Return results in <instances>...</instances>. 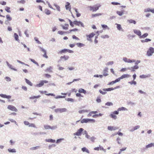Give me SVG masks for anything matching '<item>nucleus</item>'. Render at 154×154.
Masks as SVG:
<instances>
[{
    "instance_id": "1",
    "label": "nucleus",
    "mask_w": 154,
    "mask_h": 154,
    "mask_svg": "<svg viewBox=\"0 0 154 154\" xmlns=\"http://www.w3.org/2000/svg\"><path fill=\"white\" fill-rule=\"evenodd\" d=\"M154 53V48L150 47L147 51L146 55L148 57H150L152 56V54Z\"/></svg>"
},
{
    "instance_id": "2",
    "label": "nucleus",
    "mask_w": 154,
    "mask_h": 154,
    "mask_svg": "<svg viewBox=\"0 0 154 154\" xmlns=\"http://www.w3.org/2000/svg\"><path fill=\"white\" fill-rule=\"evenodd\" d=\"M95 121L94 119H84L81 121V122L82 123H87L89 122H95Z\"/></svg>"
},
{
    "instance_id": "3",
    "label": "nucleus",
    "mask_w": 154,
    "mask_h": 154,
    "mask_svg": "<svg viewBox=\"0 0 154 154\" xmlns=\"http://www.w3.org/2000/svg\"><path fill=\"white\" fill-rule=\"evenodd\" d=\"M67 109L66 108H57L55 109V112L56 113H61L67 112Z\"/></svg>"
},
{
    "instance_id": "4",
    "label": "nucleus",
    "mask_w": 154,
    "mask_h": 154,
    "mask_svg": "<svg viewBox=\"0 0 154 154\" xmlns=\"http://www.w3.org/2000/svg\"><path fill=\"white\" fill-rule=\"evenodd\" d=\"M153 145L154 144H153V143H151L146 145L145 147H144L142 149L143 152H145L148 150L149 148H150L152 146H153Z\"/></svg>"
},
{
    "instance_id": "5",
    "label": "nucleus",
    "mask_w": 154,
    "mask_h": 154,
    "mask_svg": "<svg viewBox=\"0 0 154 154\" xmlns=\"http://www.w3.org/2000/svg\"><path fill=\"white\" fill-rule=\"evenodd\" d=\"M73 23L76 25L79 26H81L83 27H84V24L81 21H78L75 20L73 22Z\"/></svg>"
},
{
    "instance_id": "6",
    "label": "nucleus",
    "mask_w": 154,
    "mask_h": 154,
    "mask_svg": "<svg viewBox=\"0 0 154 154\" xmlns=\"http://www.w3.org/2000/svg\"><path fill=\"white\" fill-rule=\"evenodd\" d=\"M123 60L126 63H131L132 62H134L135 61V60H131L129 59H128L127 57H124Z\"/></svg>"
},
{
    "instance_id": "7",
    "label": "nucleus",
    "mask_w": 154,
    "mask_h": 154,
    "mask_svg": "<svg viewBox=\"0 0 154 154\" xmlns=\"http://www.w3.org/2000/svg\"><path fill=\"white\" fill-rule=\"evenodd\" d=\"M48 81L46 80H42L40 82V83L35 85V86L38 87H41L43 85L44 83H48Z\"/></svg>"
},
{
    "instance_id": "8",
    "label": "nucleus",
    "mask_w": 154,
    "mask_h": 154,
    "mask_svg": "<svg viewBox=\"0 0 154 154\" xmlns=\"http://www.w3.org/2000/svg\"><path fill=\"white\" fill-rule=\"evenodd\" d=\"M100 6H98L97 5H95L93 6H89V8H90V10L93 11H95L99 9Z\"/></svg>"
},
{
    "instance_id": "9",
    "label": "nucleus",
    "mask_w": 154,
    "mask_h": 154,
    "mask_svg": "<svg viewBox=\"0 0 154 154\" xmlns=\"http://www.w3.org/2000/svg\"><path fill=\"white\" fill-rule=\"evenodd\" d=\"M84 129L82 128H80L75 133L73 134L74 135L80 136L81 135L82 132L83 131Z\"/></svg>"
},
{
    "instance_id": "10",
    "label": "nucleus",
    "mask_w": 154,
    "mask_h": 154,
    "mask_svg": "<svg viewBox=\"0 0 154 154\" xmlns=\"http://www.w3.org/2000/svg\"><path fill=\"white\" fill-rule=\"evenodd\" d=\"M7 108L9 110H10L11 111H14L16 112H17L18 111L17 109L15 106L12 105H8Z\"/></svg>"
},
{
    "instance_id": "11",
    "label": "nucleus",
    "mask_w": 154,
    "mask_h": 154,
    "mask_svg": "<svg viewBox=\"0 0 154 154\" xmlns=\"http://www.w3.org/2000/svg\"><path fill=\"white\" fill-rule=\"evenodd\" d=\"M65 7L66 10H68L69 11H71V7L70 3L69 2H66V3Z\"/></svg>"
},
{
    "instance_id": "12",
    "label": "nucleus",
    "mask_w": 154,
    "mask_h": 154,
    "mask_svg": "<svg viewBox=\"0 0 154 154\" xmlns=\"http://www.w3.org/2000/svg\"><path fill=\"white\" fill-rule=\"evenodd\" d=\"M68 52L69 53H73V51L72 50H70L69 49H63V50H61V51H60V53L61 54L62 53H65V52Z\"/></svg>"
},
{
    "instance_id": "13",
    "label": "nucleus",
    "mask_w": 154,
    "mask_h": 154,
    "mask_svg": "<svg viewBox=\"0 0 154 154\" xmlns=\"http://www.w3.org/2000/svg\"><path fill=\"white\" fill-rule=\"evenodd\" d=\"M118 129V128L116 127L108 126L107 129L110 131H115Z\"/></svg>"
},
{
    "instance_id": "14",
    "label": "nucleus",
    "mask_w": 154,
    "mask_h": 154,
    "mask_svg": "<svg viewBox=\"0 0 154 154\" xmlns=\"http://www.w3.org/2000/svg\"><path fill=\"white\" fill-rule=\"evenodd\" d=\"M95 35V34L92 32L89 34L88 35H86V37H88L87 38V40L88 41H90L91 40V38L93 37Z\"/></svg>"
},
{
    "instance_id": "15",
    "label": "nucleus",
    "mask_w": 154,
    "mask_h": 154,
    "mask_svg": "<svg viewBox=\"0 0 154 154\" xmlns=\"http://www.w3.org/2000/svg\"><path fill=\"white\" fill-rule=\"evenodd\" d=\"M108 69V68L106 67H105V68L103 70V75L104 76H106L108 75V74L107 73Z\"/></svg>"
},
{
    "instance_id": "16",
    "label": "nucleus",
    "mask_w": 154,
    "mask_h": 154,
    "mask_svg": "<svg viewBox=\"0 0 154 154\" xmlns=\"http://www.w3.org/2000/svg\"><path fill=\"white\" fill-rule=\"evenodd\" d=\"M133 32L134 33L140 37L141 35V32L140 30L136 29H134Z\"/></svg>"
},
{
    "instance_id": "17",
    "label": "nucleus",
    "mask_w": 154,
    "mask_h": 154,
    "mask_svg": "<svg viewBox=\"0 0 154 154\" xmlns=\"http://www.w3.org/2000/svg\"><path fill=\"white\" fill-rule=\"evenodd\" d=\"M0 96L2 97L6 98L8 99H9L11 98V96L10 95H7L6 94H0Z\"/></svg>"
},
{
    "instance_id": "18",
    "label": "nucleus",
    "mask_w": 154,
    "mask_h": 154,
    "mask_svg": "<svg viewBox=\"0 0 154 154\" xmlns=\"http://www.w3.org/2000/svg\"><path fill=\"white\" fill-rule=\"evenodd\" d=\"M6 63L8 66L11 69L13 70L14 71H17V69H16L14 68L13 66L11 64H10L9 63L8 61H6Z\"/></svg>"
},
{
    "instance_id": "19",
    "label": "nucleus",
    "mask_w": 154,
    "mask_h": 154,
    "mask_svg": "<svg viewBox=\"0 0 154 154\" xmlns=\"http://www.w3.org/2000/svg\"><path fill=\"white\" fill-rule=\"evenodd\" d=\"M115 25H117L116 28L119 30L123 31V29L122 27L121 26L120 24L116 23L115 24Z\"/></svg>"
},
{
    "instance_id": "20",
    "label": "nucleus",
    "mask_w": 154,
    "mask_h": 154,
    "mask_svg": "<svg viewBox=\"0 0 154 154\" xmlns=\"http://www.w3.org/2000/svg\"><path fill=\"white\" fill-rule=\"evenodd\" d=\"M131 76V75L128 74H124L122 75L120 78L121 79L125 78H129Z\"/></svg>"
},
{
    "instance_id": "21",
    "label": "nucleus",
    "mask_w": 154,
    "mask_h": 154,
    "mask_svg": "<svg viewBox=\"0 0 154 154\" xmlns=\"http://www.w3.org/2000/svg\"><path fill=\"white\" fill-rule=\"evenodd\" d=\"M69 24H65V26L63 25H61V26L62 27L63 29H65V30H67L68 29V27L69 26Z\"/></svg>"
},
{
    "instance_id": "22",
    "label": "nucleus",
    "mask_w": 154,
    "mask_h": 154,
    "mask_svg": "<svg viewBox=\"0 0 154 154\" xmlns=\"http://www.w3.org/2000/svg\"><path fill=\"white\" fill-rule=\"evenodd\" d=\"M52 67L51 66H50L48 68L46 69L45 70V72H52Z\"/></svg>"
},
{
    "instance_id": "23",
    "label": "nucleus",
    "mask_w": 154,
    "mask_h": 154,
    "mask_svg": "<svg viewBox=\"0 0 154 154\" xmlns=\"http://www.w3.org/2000/svg\"><path fill=\"white\" fill-rule=\"evenodd\" d=\"M127 21L129 23H133L134 24H135L136 23V21L132 19L128 20Z\"/></svg>"
},
{
    "instance_id": "24",
    "label": "nucleus",
    "mask_w": 154,
    "mask_h": 154,
    "mask_svg": "<svg viewBox=\"0 0 154 154\" xmlns=\"http://www.w3.org/2000/svg\"><path fill=\"white\" fill-rule=\"evenodd\" d=\"M150 76V75H142L140 76V78L141 79H144L146 78H147Z\"/></svg>"
},
{
    "instance_id": "25",
    "label": "nucleus",
    "mask_w": 154,
    "mask_h": 154,
    "mask_svg": "<svg viewBox=\"0 0 154 154\" xmlns=\"http://www.w3.org/2000/svg\"><path fill=\"white\" fill-rule=\"evenodd\" d=\"M78 91L79 93H83L84 94H85L86 93V91L82 88H80L79 90Z\"/></svg>"
},
{
    "instance_id": "26",
    "label": "nucleus",
    "mask_w": 154,
    "mask_h": 154,
    "mask_svg": "<svg viewBox=\"0 0 154 154\" xmlns=\"http://www.w3.org/2000/svg\"><path fill=\"white\" fill-rule=\"evenodd\" d=\"M82 151L83 152H86L88 153H89L90 152L89 150L85 147L82 148Z\"/></svg>"
},
{
    "instance_id": "27",
    "label": "nucleus",
    "mask_w": 154,
    "mask_h": 154,
    "mask_svg": "<svg viewBox=\"0 0 154 154\" xmlns=\"http://www.w3.org/2000/svg\"><path fill=\"white\" fill-rule=\"evenodd\" d=\"M118 111H127L128 109L124 107H121L119 108L118 109Z\"/></svg>"
},
{
    "instance_id": "28",
    "label": "nucleus",
    "mask_w": 154,
    "mask_h": 154,
    "mask_svg": "<svg viewBox=\"0 0 154 154\" xmlns=\"http://www.w3.org/2000/svg\"><path fill=\"white\" fill-rule=\"evenodd\" d=\"M8 152H10L15 153L16 152V149H11L9 148L8 149Z\"/></svg>"
},
{
    "instance_id": "29",
    "label": "nucleus",
    "mask_w": 154,
    "mask_h": 154,
    "mask_svg": "<svg viewBox=\"0 0 154 154\" xmlns=\"http://www.w3.org/2000/svg\"><path fill=\"white\" fill-rule=\"evenodd\" d=\"M25 79L27 84L28 85H29L31 86H32V83L29 80L26 78H25Z\"/></svg>"
},
{
    "instance_id": "30",
    "label": "nucleus",
    "mask_w": 154,
    "mask_h": 154,
    "mask_svg": "<svg viewBox=\"0 0 154 154\" xmlns=\"http://www.w3.org/2000/svg\"><path fill=\"white\" fill-rule=\"evenodd\" d=\"M14 38L15 39V40H16V41H19V40L18 38H19V36L16 33H15L14 34Z\"/></svg>"
},
{
    "instance_id": "31",
    "label": "nucleus",
    "mask_w": 154,
    "mask_h": 154,
    "mask_svg": "<svg viewBox=\"0 0 154 154\" xmlns=\"http://www.w3.org/2000/svg\"><path fill=\"white\" fill-rule=\"evenodd\" d=\"M69 33V31L63 32L61 31H59L58 32V33L61 35H63L65 33Z\"/></svg>"
},
{
    "instance_id": "32",
    "label": "nucleus",
    "mask_w": 154,
    "mask_h": 154,
    "mask_svg": "<svg viewBox=\"0 0 154 154\" xmlns=\"http://www.w3.org/2000/svg\"><path fill=\"white\" fill-rule=\"evenodd\" d=\"M60 58L61 59H64L65 60H66L69 59V57L68 56L64 55L63 56H61Z\"/></svg>"
},
{
    "instance_id": "33",
    "label": "nucleus",
    "mask_w": 154,
    "mask_h": 154,
    "mask_svg": "<svg viewBox=\"0 0 154 154\" xmlns=\"http://www.w3.org/2000/svg\"><path fill=\"white\" fill-rule=\"evenodd\" d=\"M45 141L46 142H51V143H54L55 142V140H53L52 139H46L45 140Z\"/></svg>"
},
{
    "instance_id": "34",
    "label": "nucleus",
    "mask_w": 154,
    "mask_h": 154,
    "mask_svg": "<svg viewBox=\"0 0 154 154\" xmlns=\"http://www.w3.org/2000/svg\"><path fill=\"white\" fill-rule=\"evenodd\" d=\"M139 68V67L138 66H137V65H135L133 67H128V69H138Z\"/></svg>"
},
{
    "instance_id": "35",
    "label": "nucleus",
    "mask_w": 154,
    "mask_h": 154,
    "mask_svg": "<svg viewBox=\"0 0 154 154\" xmlns=\"http://www.w3.org/2000/svg\"><path fill=\"white\" fill-rule=\"evenodd\" d=\"M151 39L149 38H146L145 40H141V42H150L151 41Z\"/></svg>"
},
{
    "instance_id": "36",
    "label": "nucleus",
    "mask_w": 154,
    "mask_h": 154,
    "mask_svg": "<svg viewBox=\"0 0 154 154\" xmlns=\"http://www.w3.org/2000/svg\"><path fill=\"white\" fill-rule=\"evenodd\" d=\"M76 45L78 47L80 48L85 46V45L84 44L81 43H77L76 44Z\"/></svg>"
},
{
    "instance_id": "37",
    "label": "nucleus",
    "mask_w": 154,
    "mask_h": 154,
    "mask_svg": "<svg viewBox=\"0 0 154 154\" xmlns=\"http://www.w3.org/2000/svg\"><path fill=\"white\" fill-rule=\"evenodd\" d=\"M109 116L112 118L113 119H116L117 118V117L115 115L112 113H111Z\"/></svg>"
},
{
    "instance_id": "38",
    "label": "nucleus",
    "mask_w": 154,
    "mask_h": 154,
    "mask_svg": "<svg viewBox=\"0 0 154 154\" xmlns=\"http://www.w3.org/2000/svg\"><path fill=\"white\" fill-rule=\"evenodd\" d=\"M148 35V34L147 33L144 34L143 35H141L140 38H144L146 37Z\"/></svg>"
},
{
    "instance_id": "39",
    "label": "nucleus",
    "mask_w": 154,
    "mask_h": 154,
    "mask_svg": "<svg viewBox=\"0 0 154 154\" xmlns=\"http://www.w3.org/2000/svg\"><path fill=\"white\" fill-rule=\"evenodd\" d=\"M65 100L68 102H74V99L71 98H66L65 99Z\"/></svg>"
},
{
    "instance_id": "40",
    "label": "nucleus",
    "mask_w": 154,
    "mask_h": 154,
    "mask_svg": "<svg viewBox=\"0 0 154 154\" xmlns=\"http://www.w3.org/2000/svg\"><path fill=\"white\" fill-rule=\"evenodd\" d=\"M88 112V110H80L79 111V112L81 114L82 113L85 112Z\"/></svg>"
},
{
    "instance_id": "41",
    "label": "nucleus",
    "mask_w": 154,
    "mask_h": 154,
    "mask_svg": "<svg viewBox=\"0 0 154 154\" xmlns=\"http://www.w3.org/2000/svg\"><path fill=\"white\" fill-rule=\"evenodd\" d=\"M44 127L46 130L50 129L51 126L49 125H44Z\"/></svg>"
},
{
    "instance_id": "42",
    "label": "nucleus",
    "mask_w": 154,
    "mask_h": 154,
    "mask_svg": "<svg viewBox=\"0 0 154 154\" xmlns=\"http://www.w3.org/2000/svg\"><path fill=\"white\" fill-rule=\"evenodd\" d=\"M128 83L130 84L131 85L132 84H134V85H135L137 84V82L133 80V81L129 82H128Z\"/></svg>"
},
{
    "instance_id": "43",
    "label": "nucleus",
    "mask_w": 154,
    "mask_h": 154,
    "mask_svg": "<svg viewBox=\"0 0 154 154\" xmlns=\"http://www.w3.org/2000/svg\"><path fill=\"white\" fill-rule=\"evenodd\" d=\"M29 60L32 62L33 63H35V64H36L37 66H38L39 65L38 63L35 61L34 59L30 58Z\"/></svg>"
},
{
    "instance_id": "44",
    "label": "nucleus",
    "mask_w": 154,
    "mask_h": 154,
    "mask_svg": "<svg viewBox=\"0 0 154 154\" xmlns=\"http://www.w3.org/2000/svg\"><path fill=\"white\" fill-rule=\"evenodd\" d=\"M44 12L47 15H49L51 14L50 11L47 9H45Z\"/></svg>"
},
{
    "instance_id": "45",
    "label": "nucleus",
    "mask_w": 154,
    "mask_h": 154,
    "mask_svg": "<svg viewBox=\"0 0 154 154\" xmlns=\"http://www.w3.org/2000/svg\"><path fill=\"white\" fill-rule=\"evenodd\" d=\"M116 13L117 14H118V15H119L120 16H122L123 14L124 13L123 12L117 11L116 12Z\"/></svg>"
},
{
    "instance_id": "46",
    "label": "nucleus",
    "mask_w": 154,
    "mask_h": 154,
    "mask_svg": "<svg viewBox=\"0 0 154 154\" xmlns=\"http://www.w3.org/2000/svg\"><path fill=\"white\" fill-rule=\"evenodd\" d=\"M102 15L101 14L98 13V14H93L92 15V17H95L97 16H100Z\"/></svg>"
},
{
    "instance_id": "47",
    "label": "nucleus",
    "mask_w": 154,
    "mask_h": 154,
    "mask_svg": "<svg viewBox=\"0 0 154 154\" xmlns=\"http://www.w3.org/2000/svg\"><path fill=\"white\" fill-rule=\"evenodd\" d=\"M113 105V103L111 102H107L105 103V105L108 106H112Z\"/></svg>"
},
{
    "instance_id": "48",
    "label": "nucleus",
    "mask_w": 154,
    "mask_h": 154,
    "mask_svg": "<svg viewBox=\"0 0 154 154\" xmlns=\"http://www.w3.org/2000/svg\"><path fill=\"white\" fill-rule=\"evenodd\" d=\"M54 5L56 7V9L57 11H60V6H59L58 5H57L56 4H54Z\"/></svg>"
},
{
    "instance_id": "49",
    "label": "nucleus",
    "mask_w": 154,
    "mask_h": 154,
    "mask_svg": "<svg viewBox=\"0 0 154 154\" xmlns=\"http://www.w3.org/2000/svg\"><path fill=\"white\" fill-rule=\"evenodd\" d=\"M57 128V125H54L52 126H51L50 129L52 130H54Z\"/></svg>"
},
{
    "instance_id": "50",
    "label": "nucleus",
    "mask_w": 154,
    "mask_h": 154,
    "mask_svg": "<svg viewBox=\"0 0 154 154\" xmlns=\"http://www.w3.org/2000/svg\"><path fill=\"white\" fill-rule=\"evenodd\" d=\"M17 62L21 64H22L25 65L26 66H29V65L28 64H26L25 63H24L23 62L19 60H17Z\"/></svg>"
},
{
    "instance_id": "51",
    "label": "nucleus",
    "mask_w": 154,
    "mask_h": 154,
    "mask_svg": "<svg viewBox=\"0 0 154 154\" xmlns=\"http://www.w3.org/2000/svg\"><path fill=\"white\" fill-rule=\"evenodd\" d=\"M113 63L114 62L113 61H110L106 63V65L107 66H109V65H112L113 64Z\"/></svg>"
},
{
    "instance_id": "52",
    "label": "nucleus",
    "mask_w": 154,
    "mask_h": 154,
    "mask_svg": "<svg viewBox=\"0 0 154 154\" xmlns=\"http://www.w3.org/2000/svg\"><path fill=\"white\" fill-rule=\"evenodd\" d=\"M96 139V138L94 136H92L90 137V139L93 142H94L95 140Z\"/></svg>"
},
{
    "instance_id": "53",
    "label": "nucleus",
    "mask_w": 154,
    "mask_h": 154,
    "mask_svg": "<svg viewBox=\"0 0 154 154\" xmlns=\"http://www.w3.org/2000/svg\"><path fill=\"white\" fill-rule=\"evenodd\" d=\"M26 1L24 0H21V1H17V3H20L23 4L25 3Z\"/></svg>"
},
{
    "instance_id": "54",
    "label": "nucleus",
    "mask_w": 154,
    "mask_h": 154,
    "mask_svg": "<svg viewBox=\"0 0 154 154\" xmlns=\"http://www.w3.org/2000/svg\"><path fill=\"white\" fill-rule=\"evenodd\" d=\"M66 97L65 96H58L55 97V98L57 99L60 98H65Z\"/></svg>"
},
{
    "instance_id": "55",
    "label": "nucleus",
    "mask_w": 154,
    "mask_h": 154,
    "mask_svg": "<svg viewBox=\"0 0 154 154\" xmlns=\"http://www.w3.org/2000/svg\"><path fill=\"white\" fill-rule=\"evenodd\" d=\"M109 36L108 35H103L101 36V38H108Z\"/></svg>"
},
{
    "instance_id": "56",
    "label": "nucleus",
    "mask_w": 154,
    "mask_h": 154,
    "mask_svg": "<svg viewBox=\"0 0 154 154\" xmlns=\"http://www.w3.org/2000/svg\"><path fill=\"white\" fill-rule=\"evenodd\" d=\"M10 8L8 7H6V8H5V11L8 13L11 12V11L10 10Z\"/></svg>"
},
{
    "instance_id": "57",
    "label": "nucleus",
    "mask_w": 154,
    "mask_h": 154,
    "mask_svg": "<svg viewBox=\"0 0 154 154\" xmlns=\"http://www.w3.org/2000/svg\"><path fill=\"white\" fill-rule=\"evenodd\" d=\"M39 147V146H36V147L31 148L30 149L31 150H36L38 149Z\"/></svg>"
},
{
    "instance_id": "58",
    "label": "nucleus",
    "mask_w": 154,
    "mask_h": 154,
    "mask_svg": "<svg viewBox=\"0 0 154 154\" xmlns=\"http://www.w3.org/2000/svg\"><path fill=\"white\" fill-rule=\"evenodd\" d=\"M56 146V145L55 144H52L51 145H49L48 146V149H51V147H55Z\"/></svg>"
},
{
    "instance_id": "59",
    "label": "nucleus",
    "mask_w": 154,
    "mask_h": 154,
    "mask_svg": "<svg viewBox=\"0 0 154 154\" xmlns=\"http://www.w3.org/2000/svg\"><path fill=\"white\" fill-rule=\"evenodd\" d=\"M101 26L103 28H104V29L108 28V29H109V28L108 27V26L106 25L105 24H102Z\"/></svg>"
},
{
    "instance_id": "60",
    "label": "nucleus",
    "mask_w": 154,
    "mask_h": 154,
    "mask_svg": "<svg viewBox=\"0 0 154 154\" xmlns=\"http://www.w3.org/2000/svg\"><path fill=\"white\" fill-rule=\"evenodd\" d=\"M111 4L114 5H120V4L119 3L117 2H111Z\"/></svg>"
},
{
    "instance_id": "61",
    "label": "nucleus",
    "mask_w": 154,
    "mask_h": 154,
    "mask_svg": "<svg viewBox=\"0 0 154 154\" xmlns=\"http://www.w3.org/2000/svg\"><path fill=\"white\" fill-rule=\"evenodd\" d=\"M68 20L69 22L70 25L72 27H73L74 26V25L73 24H74L73 22H72V21L69 19H68Z\"/></svg>"
},
{
    "instance_id": "62",
    "label": "nucleus",
    "mask_w": 154,
    "mask_h": 154,
    "mask_svg": "<svg viewBox=\"0 0 154 154\" xmlns=\"http://www.w3.org/2000/svg\"><path fill=\"white\" fill-rule=\"evenodd\" d=\"M6 17L7 20H12V18L8 15H7Z\"/></svg>"
},
{
    "instance_id": "63",
    "label": "nucleus",
    "mask_w": 154,
    "mask_h": 154,
    "mask_svg": "<svg viewBox=\"0 0 154 154\" xmlns=\"http://www.w3.org/2000/svg\"><path fill=\"white\" fill-rule=\"evenodd\" d=\"M121 79L120 77H119V78H118V79H116L115 81V83H116L117 82H119L120 80Z\"/></svg>"
},
{
    "instance_id": "64",
    "label": "nucleus",
    "mask_w": 154,
    "mask_h": 154,
    "mask_svg": "<svg viewBox=\"0 0 154 154\" xmlns=\"http://www.w3.org/2000/svg\"><path fill=\"white\" fill-rule=\"evenodd\" d=\"M128 104L131 105L132 106H133L135 105V103L131 101H130L129 102Z\"/></svg>"
}]
</instances>
